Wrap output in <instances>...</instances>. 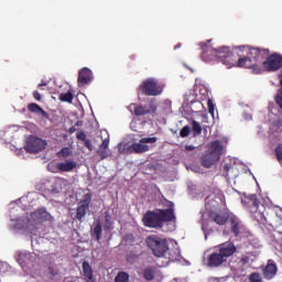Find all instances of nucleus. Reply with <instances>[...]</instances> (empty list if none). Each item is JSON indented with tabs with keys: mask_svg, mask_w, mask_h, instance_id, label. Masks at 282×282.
Listing matches in <instances>:
<instances>
[{
	"mask_svg": "<svg viewBox=\"0 0 282 282\" xmlns=\"http://www.w3.org/2000/svg\"><path fill=\"white\" fill-rule=\"evenodd\" d=\"M140 142L141 144H154V142H158V138L155 137L142 138Z\"/></svg>",
	"mask_w": 282,
	"mask_h": 282,
	"instance_id": "nucleus-32",
	"label": "nucleus"
},
{
	"mask_svg": "<svg viewBox=\"0 0 282 282\" xmlns=\"http://www.w3.org/2000/svg\"><path fill=\"white\" fill-rule=\"evenodd\" d=\"M43 221H54V216H52L45 208H40L31 213L29 218L18 219L15 227L18 230H24L25 232H30V235H36V231L39 230L36 224Z\"/></svg>",
	"mask_w": 282,
	"mask_h": 282,
	"instance_id": "nucleus-3",
	"label": "nucleus"
},
{
	"mask_svg": "<svg viewBox=\"0 0 282 282\" xmlns=\"http://www.w3.org/2000/svg\"><path fill=\"white\" fill-rule=\"evenodd\" d=\"M46 147L47 142H45V140L35 135H30L26 139L24 151H26V153H41V151H45Z\"/></svg>",
	"mask_w": 282,
	"mask_h": 282,
	"instance_id": "nucleus-9",
	"label": "nucleus"
},
{
	"mask_svg": "<svg viewBox=\"0 0 282 282\" xmlns=\"http://www.w3.org/2000/svg\"><path fill=\"white\" fill-rule=\"evenodd\" d=\"M164 91V85L160 84L155 78H148L139 86V93L142 96H160Z\"/></svg>",
	"mask_w": 282,
	"mask_h": 282,
	"instance_id": "nucleus-8",
	"label": "nucleus"
},
{
	"mask_svg": "<svg viewBox=\"0 0 282 282\" xmlns=\"http://www.w3.org/2000/svg\"><path fill=\"white\" fill-rule=\"evenodd\" d=\"M76 138H77V140L85 142L87 140V134L84 131H79L76 133Z\"/></svg>",
	"mask_w": 282,
	"mask_h": 282,
	"instance_id": "nucleus-36",
	"label": "nucleus"
},
{
	"mask_svg": "<svg viewBox=\"0 0 282 282\" xmlns=\"http://www.w3.org/2000/svg\"><path fill=\"white\" fill-rule=\"evenodd\" d=\"M56 166L61 171V173H72V171L76 169L77 163L74 160H66L65 162L57 163Z\"/></svg>",
	"mask_w": 282,
	"mask_h": 282,
	"instance_id": "nucleus-18",
	"label": "nucleus"
},
{
	"mask_svg": "<svg viewBox=\"0 0 282 282\" xmlns=\"http://www.w3.org/2000/svg\"><path fill=\"white\" fill-rule=\"evenodd\" d=\"M192 131H193L194 138H197V135H202V124H199V122H197L196 120H193Z\"/></svg>",
	"mask_w": 282,
	"mask_h": 282,
	"instance_id": "nucleus-27",
	"label": "nucleus"
},
{
	"mask_svg": "<svg viewBox=\"0 0 282 282\" xmlns=\"http://www.w3.org/2000/svg\"><path fill=\"white\" fill-rule=\"evenodd\" d=\"M128 109L133 111L134 116H149V113H155L158 111V106L155 104H151L150 106H142L137 104H131Z\"/></svg>",
	"mask_w": 282,
	"mask_h": 282,
	"instance_id": "nucleus-14",
	"label": "nucleus"
},
{
	"mask_svg": "<svg viewBox=\"0 0 282 282\" xmlns=\"http://www.w3.org/2000/svg\"><path fill=\"white\" fill-rule=\"evenodd\" d=\"M84 147H86V149H88V151H94V143L89 139H86L84 141Z\"/></svg>",
	"mask_w": 282,
	"mask_h": 282,
	"instance_id": "nucleus-38",
	"label": "nucleus"
},
{
	"mask_svg": "<svg viewBox=\"0 0 282 282\" xmlns=\"http://www.w3.org/2000/svg\"><path fill=\"white\" fill-rule=\"evenodd\" d=\"M209 219H212V221H214L218 226H226L228 221V217H226L225 215L218 214L215 210L209 212Z\"/></svg>",
	"mask_w": 282,
	"mask_h": 282,
	"instance_id": "nucleus-19",
	"label": "nucleus"
},
{
	"mask_svg": "<svg viewBox=\"0 0 282 282\" xmlns=\"http://www.w3.org/2000/svg\"><path fill=\"white\" fill-rule=\"evenodd\" d=\"M104 230L106 232L109 231V230H113V220H112L111 215L109 214V212L105 213Z\"/></svg>",
	"mask_w": 282,
	"mask_h": 282,
	"instance_id": "nucleus-24",
	"label": "nucleus"
},
{
	"mask_svg": "<svg viewBox=\"0 0 282 282\" xmlns=\"http://www.w3.org/2000/svg\"><path fill=\"white\" fill-rule=\"evenodd\" d=\"M224 169L228 175L230 173V164H225Z\"/></svg>",
	"mask_w": 282,
	"mask_h": 282,
	"instance_id": "nucleus-43",
	"label": "nucleus"
},
{
	"mask_svg": "<svg viewBox=\"0 0 282 282\" xmlns=\"http://www.w3.org/2000/svg\"><path fill=\"white\" fill-rule=\"evenodd\" d=\"M29 111L31 113H39L42 118H50V113L45 111L39 104L32 102L28 105Z\"/></svg>",
	"mask_w": 282,
	"mask_h": 282,
	"instance_id": "nucleus-21",
	"label": "nucleus"
},
{
	"mask_svg": "<svg viewBox=\"0 0 282 282\" xmlns=\"http://www.w3.org/2000/svg\"><path fill=\"white\" fill-rule=\"evenodd\" d=\"M173 206V202H170L167 209L148 210L142 218L143 226L145 228H154L155 230L164 228V224L175 220Z\"/></svg>",
	"mask_w": 282,
	"mask_h": 282,
	"instance_id": "nucleus-2",
	"label": "nucleus"
},
{
	"mask_svg": "<svg viewBox=\"0 0 282 282\" xmlns=\"http://www.w3.org/2000/svg\"><path fill=\"white\" fill-rule=\"evenodd\" d=\"M61 102H69L72 104L74 101V94L72 91L63 93L59 95Z\"/></svg>",
	"mask_w": 282,
	"mask_h": 282,
	"instance_id": "nucleus-26",
	"label": "nucleus"
},
{
	"mask_svg": "<svg viewBox=\"0 0 282 282\" xmlns=\"http://www.w3.org/2000/svg\"><path fill=\"white\" fill-rule=\"evenodd\" d=\"M39 89H43V87H47V83L43 82L37 85Z\"/></svg>",
	"mask_w": 282,
	"mask_h": 282,
	"instance_id": "nucleus-44",
	"label": "nucleus"
},
{
	"mask_svg": "<svg viewBox=\"0 0 282 282\" xmlns=\"http://www.w3.org/2000/svg\"><path fill=\"white\" fill-rule=\"evenodd\" d=\"M192 156H193V158H197V153H195V152L192 153Z\"/></svg>",
	"mask_w": 282,
	"mask_h": 282,
	"instance_id": "nucleus-47",
	"label": "nucleus"
},
{
	"mask_svg": "<svg viewBox=\"0 0 282 282\" xmlns=\"http://www.w3.org/2000/svg\"><path fill=\"white\" fill-rule=\"evenodd\" d=\"M279 272V267L276 265V262L274 260L270 259L267 261L265 267L262 269L263 278L267 281H272L276 276Z\"/></svg>",
	"mask_w": 282,
	"mask_h": 282,
	"instance_id": "nucleus-16",
	"label": "nucleus"
},
{
	"mask_svg": "<svg viewBox=\"0 0 282 282\" xmlns=\"http://www.w3.org/2000/svg\"><path fill=\"white\" fill-rule=\"evenodd\" d=\"M180 135L181 138H188V135H191V127L184 126L180 131Z\"/></svg>",
	"mask_w": 282,
	"mask_h": 282,
	"instance_id": "nucleus-31",
	"label": "nucleus"
},
{
	"mask_svg": "<svg viewBox=\"0 0 282 282\" xmlns=\"http://www.w3.org/2000/svg\"><path fill=\"white\" fill-rule=\"evenodd\" d=\"M143 279L145 281H153L155 279V267H148L143 270Z\"/></svg>",
	"mask_w": 282,
	"mask_h": 282,
	"instance_id": "nucleus-23",
	"label": "nucleus"
},
{
	"mask_svg": "<svg viewBox=\"0 0 282 282\" xmlns=\"http://www.w3.org/2000/svg\"><path fill=\"white\" fill-rule=\"evenodd\" d=\"M185 151H195L194 145H185Z\"/></svg>",
	"mask_w": 282,
	"mask_h": 282,
	"instance_id": "nucleus-42",
	"label": "nucleus"
},
{
	"mask_svg": "<svg viewBox=\"0 0 282 282\" xmlns=\"http://www.w3.org/2000/svg\"><path fill=\"white\" fill-rule=\"evenodd\" d=\"M57 158H72V149L69 148H62L61 151L57 152Z\"/></svg>",
	"mask_w": 282,
	"mask_h": 282,
	"instance_id": "nucleus-28",
	"label": "nucleus"
},
{
	"mask_svg": "<svg viewBox=\"0 0 282 282\" xmlns=\"http://www.w3.org/2000/svg\"><path fill=\"white\" fill-rule=\"evenodd\" d=\"M115 282H129V273L124 272V271H120L116 278H115Z\"/></svg>",
	"mask_w": 282,
	"mask_h": 282,
	"instance_id": "nucleus-29",
	"label": "nucleus"
},
{
	"mask_svg": "<svg viewBox=\"0 0 282 282\" xmlns=\"http://www.w3.org/2000/svg\"><path fill=\"white\" fill-rule=\"evenodd\" d=\"M262 67H264L267 72H278V69L282 67V55L276 53H273L271 56L269 55L262 63Z\"/></svg>",
	"mask_w": 282,
	"mask_h": 282,
	"instance_id": "nucleus-13",
	"label": "nucleus"
},
{
	"mask_svg": "<svg viewBox=\"0 0 282 282\" xmlns=\"http://www.w3.org/2000/svg\"><path fill=\"white\" fill-rule=\"evenodd\" d=\"M275 156L278 162H282V143L275 148Z\"/></svg>",
	"mask_w": 282,
	"mask_h": 282,
	"instance_id": "nucleus-34",
	"label": "nucleus"
},
{
	"mask_svg": "<svg viewBox=\"0 0 282 282\" xmlns=\"http://www.w3.org/2000/svg\"><path fill=\"white\" fill-rule=\"evenodd\" d=\"M241 203L246 205L253 219L259 224H268V213L265 206L259 202L257 194L242 197Z\"/></svg>",
	"mask_w": 282,
	"mask_h": 282,
	"instance_id": "nucleus-5",
	"label": "nucleus"
},
{
	"mask_svg": "<svg viewBox=\"0 0 282 282\" xmlns=\"http://www.w3.org/2000/svg\"><path fill=\"white\" fill-rule=\"evenodd\" d=\"M69 133H76V128L75 127L69 128Z\"/></svg>",
	"mask_w": 282,
	"mask_h": 282,
	"instance_id": "nucleus-45",
	"label": "nucleus"
},
{
	"mask_svg": "<svg viewBox=\"0 0 282 282\" xmlns=\"http://www.w3.org/2000/svg\"><path fill=\"white\" fill-rule=\"evenodd\" d=\"M241 228V225L239 221L232 219L231 220V232L235 235V237H239V230Z\"/></svg>",
	"mask_w": 282,
	"mask_h": 282,
	"instance_id": "nucleus-30",
	"label": "nucleus"
},
{
	"mask_svg": "<svg viewBox=\"0 0 282 282\" xmlns=\"http://www.w3.org/2000/svg\"><path fill=\"white\" fill-rule=\"evenodd\" d=\"M91 193H86L83 196V199L78 202L75 215V219H77V221L83 223V218L87 216V210H89V205L91 204Z\"/></svg>",
	"mask_w": 282,
	"mask_h": 282,
	"instance_id": "nucleus-10",
	"label": "nucleus"
},
{
	"mask_svg": "<svg viewBox=\"0 0 282 282\" xmlns=\"http://www.w3.org/2000/svg\"><path fill=\"white\" fill-rule=\"evenodd\" d=\"M207 107H208V112L212 113H215V105L213 104V99H208L207 101Z\"/></svg>",
	"mask_w": 282,
	"mask_h": 282,
	"instance_id": "nucleus-37",
	"label": "nucleus"
},
{
	"mask_svg": "<svg viewBox=\"0 0 282 282\" xmlns=\"http://www.w3.org/2000/svg\"><path fill=\"white\" fill-rule=\"evenodd\" d=\"M82 268L86 282H96V279L94 278V269L90 267L89 262L84 261Z\"/></svg>",
	"mask_w": 282,
	"mask_h": 282,
	"instance_id": "nucleus-20",
	"label": "nucleus"
},
{
	"mask_svg": "<svg viewBox=\"0 0 282 282\" xmlns=\"http://www.w3.org/2000/svg\"><path fill=\"white\" fill-rule=\"evenodd\" d=\"M224 202V194L221 191H216V194H212L205 198V208L206 210H217L219 204Z\"/></svg>",
	"mask_w": 282,
	"mask_h": 282,
	"instance_id": "nucleus-15",
	"label": "nucleus"
},
{
	"mask_svg": "<svg viewBox=\"0 0 282 282\" xmlns=\"http://www.w3.org/2000/svg\"><path fill=\"white\" fill-rule=\"evenodd\" d=\"M97 154L100 155L101 160H107V158H109V153L102 148H98Z\"/></svg>",
	"mask_w": 282,
	"mask_h": 282,
	"instance_id": "nucleus-33",
	"label": "nucleus"
},
{
	"mask_svg": "<svg viewBox=\"0 0 282 282\" xmlns=\"http://www.w3.org/2000/svg\"><path fill=\"white\" fill-rule=\"evenodd\" d=\"M239 263H240L241 268H243V265H248V263H250V257L241 256Z\"/></svg>",
	"mask_w": 282,
	"mask_h": 282,
	"instance_id": "nucleus-35",
	"label": "nucleus"
},
{
	"mask_svg": "<svg viewBox=\"0 0 282 282\" xmlns=\"http://www.w3.org/2000/svg\"><path fill=\"white\" fill-rule=\"evenodd\" d=\"M207 148L208 150L200 158V162L205 169H210V166L221 160V155H224V143L219 140H215L208 143Z\"/></svg>",
	"mask_w": 282,
	"mask_h": 282,
	"instance_id": "nucleus-6",
	"label": "nucleus"
},
{
	"mask_svg": "<svg viewBox=\"0 0 282 282\" xmlns=\"http://www.w3.org/2000/svg\"><path fill=\"white\" fill-rule=\"evenodd\" d=\"M210 41L213 40L199 43V46L203 51L200 58H203L205 63H210L213 61H215L216 63H223V65H226V67L230 69L232 65H235V55H232L230 47L221 46L218 48H214L210 45Z\"/></svg>",
	"mask_w": 282,
	"mask_h": 282,
	"instance_id": "nucleus-1",
	"label": "nucleus"
},
{
	"mask_svg": "<svg viewBox=\"0 0 282 282\" xmlns=\"http://www.w3.org/2000/svg\"><path fill=\"white\" fill-rule=\"evenodd\" d=\"M273 127H282V120L281 119H278V120H275V121H273Z\"/></svg>",
	"mask_w": 282,
	"mask_h": 282,
	"instance_id": "nucleus-41",
	"label": "nucleus"
},
{
	"mask_svg": "<svg viewBox=\"0 0 282 282\" xmlns=\"http://www.w3.org/2000/svg\"><path fill=\"white\" fill-rule=\"evenodd\" d=\"M33 98L37 102H41V100H42L41 93H39V90L33 91Z\"/></svg>",
	"mask_w": 282,
	"mask_h": 282,
	"instance_id": "nucleus-40",
	"label": "nucleus"
},
{
	"mask_svg": "<svg viewBox=\"0 0 282 282\" xmlns=\"http://www.w3.org/2000/svg\"><path fill=\"white\" fill-rule=\"evenodd\" d=\"M91 80H94V73L91 72V69L84 67L78 72V87H85V85H89Z\"/></svg>",
	"mask_w": 282,
	"mask_h": 282,
	"instance_id": "nucleus-17",
	"label": "nucleus"
},
{
	"mask_svg": "<svg viewBox=\"0 0 282 282\" xmlns=\"http://www.w3.org/2000/svg\"><path fill=\"white\" fill-rule=\"evenodd\" d=\"M130 153H147L149 151V145L143 144L142 142L140 143H132L129 147Z\"/></svg>",
	"mask_w": 282,
	"mask_h": 282,
	"instance_id": "nucleus-22",
	"label": "nucleus"
},
{
	"mask_svg": "<svg viewBox=\"0 0 282 282\" xmlns=\"http://www.w3.org/2000/svg\"><path fill=\"white\" fill-rule=\"evenodd\" d=\"M145 242L148 248L152 250L154 257H166V252H169V240L166 238L158 235H151L147 237Z\"/></svg>",
	"mask_w": 282,
	"mask_h": 282,
	"instance_id": "nucleus-7",
	"label": "nucleus"
},
{
	"mask_svg": "<svg viewBox=\"0 0 282 282\" xmlns=\"http://www.w3.org/2000/svg\"><path fill=\"white\" fill-rule=\"evenodd\" d=\"M93 232L96 237V241H100L102 239V225L100 221L96 224V226L93 229Z\"/></svg>",
	"mask_w": 282,
	"mask_h": 282,
	"instance_id": "nucleus-25",
	"label": "nucleus"
},
{
	"mask_svg": "<svg viewBox=\"0 0 282 282\" xmlns=\"http://www.w3.org/2000/svg\"><path fill=\"white\" fill-rule=\"evenodd\" d=\"M249 56L251 61L256 63L259 67L265 63V58L270 56V50L268 48H259V47H250Z\"/></svg>",
	"mask_w": 282,
	"mask_h": 282,
	"instance_id": "nucleus-12",
	"label": "nucleus"
},
{
	"mask_svg": "<svg viewBox=\"0 0 282 282\" xmlns=\"http://www.w3.org/2000/svg\"><path fill=\"white\" fill-rule=\"evenodd\" d=\"M235 252H237V246H235V242L227 241L219 245L207 258L208 268H219L220 265H224V263H227L228 259H230Z\"/></svg>",
	"mask_w": 282,
	"mask_h": 282,
	"instance_id": "nucleus-4",
	"label": "nucleus"
},
{
	"mask_svg": "<svg viewBox=\"0 0 282 282\" xmlns=\"http://www.w3.org/2000/svg\"><path fill=\"white\" fill-rule=\"evenodd\" d=\"M232 67H243L245 69H251L252 74H261V72H263V68H261L259 64L252 61L250 53H248L247 57H240L238 62L235 59Z\"/></svg>",
	"mask_w": 282,
	"mask_h": 282,
	"instance_id": "nucleus-11",
	"label": "nucleus"
},
{
	"mask_svg": "<svg viewBox=\"0 0 282 282\" xmlns=\"http://www.w3.org/2000/svg\"><path fill=\"white\" fill-rule=\"evenodd\" d=\"M99 149H109V139H104L101 144L99 145Z\"/></svg>",
	"mask_w": 282,
	"mask_h": 282,
	"instance_id": "nucleus-39",
	"label": "nucleus"
},
{
	"mask_svg": "<svg viewBox=\"0 0 282 282\" xmlns=\"http://www.w3.org/2000/svg\"><path fill=\"white\" fill-rule=\"evenodd\" d=\"M180 47H182V43H178L174 46V50H180Z\"/></svg>",
	"mask_w": 282,
	"mask_h": 282,
	"instance_id": "nucleus-46",
	"label": "nucleus"
}]
</instances>
